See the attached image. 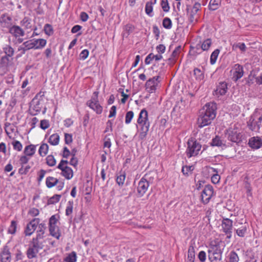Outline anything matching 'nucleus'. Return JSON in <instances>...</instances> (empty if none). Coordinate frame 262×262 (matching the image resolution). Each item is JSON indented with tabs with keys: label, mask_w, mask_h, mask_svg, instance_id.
Returning <instances> with one entry per match:
<instances>
[{
	"label": "nucleus",
	"mask_w": 262,
	"mask_h": 262,
	"mask_svg": "<svg viewBox=\"0 0 262 262\" xmlns=\"http://www.w3.org/2000/svg\"><path fill=\"white\" fill-rule=\"evenodd\" d=\"M216 106L214 102L206 103L200 110L197 124L199 128L209 125L216 117Z\"/></svg>",
	"instance_id": "1"
},
{
	"label": "nucleus",
	"mask_w": 262,
	"mask_h": 262,
	"mask_svg": "<svg viewBox=\"0 0 262 262\" xmlns=\"http://www.w3.org/2000/svg\"><path fill=\"white\" fill-rule=\"evenodd\" d=\"M224 247L225 245L221 241L214 240L210 242L207 251L210 262H222Z\"/></svg>",
	"instance_id": "2"
},
{
	"label": "nucleus",
	"mask_w": 262,
	"mask_h": 262,
	"mask_svg": "<svg viewBox=\"0 0 262 262\" xmlns=\"http://www.w3.org/2000/svg\"><path fill=\"white\" fill-rule=\"evenodd\" d=\"M249 128L252 131L257 132L262 126V111L256 110L248 122Z\"/></svg>",
	"instance_id": "3"
},
{
	"label": "nucleus",
	"mask_w": 262,
	"mask_h": 262,
	"mask_svg": "<svg viewBox=\"0 0 262 262\" xmlns=\"http://www.w3.org/2000/svg\"><path fill=\"white\" fill-rule=\"evenodd\" d=\"M186 154L188 158L197 156L202 147L201 144L194 138H189L187 141Z\"/></svg>",
	"instance_id": "4"
},
{
	"label": "nucleus",
	"mask_w": 262,
	"mask_h": 262,
	"mask_svg": "<svg viewBox=\"0 0 262 262\" xmlns=\"http://www.w3.org/2000/svg\"><path fill=\"white\" fill-rule=\"evenodd\" d=\"M47 40L45 39H33L24 42L23 44L24 50H28L32 49H41L46 46Z\"/></svg>",
	"instance_id": "5"
},
{
	"label": "nucleus",
	"mask_w": 262,
	"mask_h": 262,
	"mask_svg": "<svg viewBox=\"0 0 262 262\" xmlns=\"http://www.w3.org/2000/svg\"><path fill=\"white\" fill-rule=\"evenodd\" d=\"M58 219L56 215H53L49 219V230L50 234L53 237L56 239H59L60 237V232L58 226L57 225Z\"/></svg>",
	"instance_id": "6"
},
{
	"label": "nucleus",
	"mask_w": 262,
	"mask_h": 262,
	"mask_svg": "<svg viewBox=\"0 0 262 262\" xmlns=\"http://www.w3.org/2000/svg\"><path fill=\"white\" fill-rule=\"evenodd\" d=\"M68 161L62 160L59 163L57 168L61 170V174L67 180L71 179L73 177V171L71 168L68 166Z\"/></svg>",
	"instance_id": "7"
},
{
	"label": "nucleus",
	"mask_w": 262,
	"mask_h": 262,
	"mask_svg": "<svg viewBox=\"0 0 262 262\" xmlns=\"http://www.w3.org/2000/svg\"><path fill=\"white\" fill-rule=\"evenodd\" d=\"M93 95L94 96L92 97L91 100L86 102V104L97 114H100L102 112L103 108L98 101V92H95Z\"/></svg>",
	"instance_id": "8"
},
{
	"label": "nucleus",
	"mask_w": 262,
	"mask_h": 262,
	"mask_svg": "<svg viewBox=\"0 0 262 262\" xmlns=\"http://www.w3.org/2000/svg\"><path fill=\"white\" fill-rule=\"evenodd\" d=\"M43 245L31 241L28 245L27 255L28 258L31 259L37 256L39 250L42 249Z\"/></svg>",
	"instance_id": "9"
},
{
	"label": "nucleus",
	"mask_w": 262,
	"mask_h": 262,
	"mask_svg": "<svg viewBox=\"0 0 262 262\" xmlns=\"http://www.w3.org/2000/svg\"><path fill=\"white\" fill-rule=\"evenodd\" d=\"M159 76H157L149 78L145 83V89L149 93H155L157 89L160 86Z\"/></svg>",
	"instance_id": "10"
},
{
	"label": "nucleus",
	"mask_w": 262,
	"mask_h": 262,
	"mask_svg": "<svg viewBox=\"0 0 262 262\" xmlns=\"http://www.w3.org/2000/svg\"><path fill=\"white\" fill-rule=\"evenodd\" d=\"M43 106L42 99H39L36 96L32 100L30 105V111L33 115H36L40 112Z\"/></svg>",
	"instance_id": "11"
},
{
	"label": "nucleus",
	"mask_w": 262,
	"mask_h": 262,
	"mask_svg": "<svg viewBox=\"0 0 262 262\" xmlns=\"http://www.w3.org/2000/svg\"><path fill=\"white\" fill-rule=\"evenodd\" d=\"M213 192L212 186L209 185H206L202 192L201 200L202 203L204 204L208 203L213 195Z\"/></svg>",
	"instance_id": "12"
},
{
	"label": "nucleus",
	"mask_w": 262,
	"mask_h": 262,
	"mask_svg": "<svg viewBox=\"0 0 262 262\" xmlns=\"http://www.w3.org/2000/svg\"><path fill=\"white\" fill-rule=\"evenodd\" d=\"M40 220L38 218H35L27 224L25 230L24 234L26 236H31L36 230L37 226L39 224Z\"/></svg>",
	"instance_id": "13"
},
{
	"label": "nucleus",
	"mask_w": 262,
	"mask_h": 262,
	"mask_svg": "<svg viewBox=\"0 0 262 262\" xmlns=\"http://www.w3.org/2000/svg\"><path fill=\"white\" fill-rule=\"evenodd\" d=\"M149 186V182L145 179V177L142 178L138 183L137 186V193L138 196L141 197L147 191Z\"/></svg>",
	"instance_id": "14"
},
{
	"label": "nucleus",
	"mask_w": 262,
	"mask_h": 262,
	"mask_svg": "<svg viewBox=\"0 0 262 262\" xmlns=\"http://www.w3.org/2000/svg\"><path fill=\"white\" fill-rule=\"evenodd\" d=\"M46 227L45 224L41 223L38 225V229L36 231V236L33 238L32 241L36 242L40 245H43L44 234Z\"/></svg>",
	"instance_id": "15"
},
{
	"label": "nucleus",
	"mask_w": 262,
	"mask_h": 262,
	"mask_svg": "<svg viewBox=\"0 0 262 262\" xmlns=\"http://www.w3.org/2000/svg\"><path fill=\"white\" fill-rule=\"evenodd\" d=\"M233 222L231 220L225 218L222 222V228L224 232L227 234L228 237H230L232 232Z\"/></svg>",
	"instance_id": "16"
},
{
	"label": "nucleus",
	"mask_w": 262,
	"mask_h": 262,
	"mask_svg": "<svg viewBox=\"0 0 262 262\" xmlns=\"http://www.w3.org/2000/svg\"><path fill=\"white\" fill-rule=\"evenodd\" d=\"M228 139L233 142H238L241 141L240 133L235 129H229L226 134Z\"/></svg>",
	"instance_id": "17"
},
{
	"label": "nucleus",
	"mask_w": 262,
	"mask_h": 262,
	"mask_svg": "<svg viewBox=\"0 0 262 262\" xmlns=\"http://www.w3.org/2000/svg\"><path fill=\"white\" fill-rule=\"evenodd\" d=\"M248 144L250 147L257 149L262 147V137H253L249 139Z\"/></svg>",
	"instance_id": "18"
},
{
	"label": "nucleus",
	"mask_w": 262,
	"mask_h": 262,
	"mask_svg": "<svg viewBox=\"0 0 262 262\" xmlns=\"http://www.w3.org/2000/svg\"><path fill=\"white\" fill-rule=\"evenodd\" d=\"M232 71L233 73V78L235 81H237L243 76L244 71L243 67L239 64H235Z\"/></svg>",
	"instance_id": "19"
},
{
	"label": "nucleus",
	"mask_w": 262,
	"mask_h": 262,
	"mask_svg": "<svg viewBox=\"0 0 262 262\" xmlns=\"http://www.w3.org/2000/svg\"><path fill=\"white\" fill-rule=\"evenodd\" d=\"M205 170L212 175L211 180L213 184H216L220 182L221 177L218 174V171L216 169L211 167H206Z\"/></svg>",
	"instance_id": "20"
},
{
	"label": "nucleus",
	"mask_w": 262,
	"mask_h": 262,
	"mask_svg": "<svg viewBox=\"0 0 262 262\" xmlns=\"http://www.w3.org/2000/svg\"><path fill=\"white\" fill-rule=\"evenodd\" d=\"M9 32L15 37H22L25 35L24 30L18 26H13L9 28Z\"/></svg>",
	"instance_id": "21"
},
{
	"label": "nucleus",
	"mask_w": 262,
	"mask_h": 262,
	"mask_svg": "<svg viewBox=\"0 0 262 262\" xmlns=\"http://www.w3.org/2000/svg\"><path fill=\"white\" fill-rule=\"evenodd\" d=\"M201 8V5L199 3H195L193 6L189 13V20L191 23L196 21L197 17L195 15Z\"/></svg>",
	"instance_id": "22"
},
{
	"label": "nucleus",
	"mask_w": 262,
	"mask_h": 262,
	"mask_svg": "<svg viewBox=\"0 0 262 262\" xmlns=\"http://www.w3.org/2000/svg\"><path fill=\"white\" fill-rule=\"evenodd\" d=\"M11 256L10 252L7 247L4 248L0 254V261L1 262H11Z\"/></svg>",
	"instance_id": "23"
},
{
	"label": "nucleus",
	"mask_w": 262,
	"mask_h": 262,
	"mask_svg": "<svg viewBox=\"0 0 262 262\" xmlns=\"http://www.w3.org/2000/svg\"><path fill=\"white\" fill-rule=\"evenodd\" d=\"M37 145L30 144L25 146L24 150V154L29 158L33 157L35 154Z\"/></svg>",
	"instance_id": "24"
},
{
	"label": "nucleus",
	"mask_w": 262,
	"mask_h": 262,
	"mask_svg": "<svg viewBox=\"0 0 262 262\" xmlns=\"http://www.w3.org/2000/svg\"><path fill=\"white\" fill-rule=\"evenodd\" d=\"M228 90L227 84L226 82H221L217 86L215 91L216 95H225Z\"/></svg>",
	"instance_id": "25"
},
{
	"label": "nucleus",
	"mask_w": 262,
	"mask_h": 262,
	"mask_svg": "<svg viewBox=\"0 0 262 262\" xmlns=\"http://www.w3.org/2000/svg\"><path fill=\"white\" fill-rule=\"evenodd\" d=\"M182 50V48L181 46H178L175 48L172 53L171 57L168 59L170 63L173 64L176 62Z\"/></svg>",
	"instance_id": "26"
},
{
	"label": "nucleus",
	"mask_w": 262,
	"mask_h": 262,
	"mask_svg": "<svg viewBox=\"0 0 262 262\" xmlns=\"http://www.w3.org/2000/svg\"><path fill=\"white\" fill-rule=\"evenodd\" d=\"M155 0H150L146 3L145 11V13L149 17H152L154 15L153 12V6L156 3Z\"/></svg>",
	"instance_id": "27"
},
{
	"label": "nucleus",
	"mask_w": 262,
	"mask_h": 262,
	"mask_svg": "<svg viewBox=\"0 0 262 262\" xmlns=\"http://www.w3.org/2000/svg\"><path fill=\"white\" fill-rule=\"evenodd\" d=\"M144 122H149L148 117V113L145 109L142 110L139 115L138 118L137 119V123H141Z\"/></svg>",
	"instance_id": "28"
},
{
	"label": "nucleus",
	"mask_w": 262,
	"mask_h": 262,
	"mask_svg": "<svg viewBox=\"0 0 262 262\" xmlns=\"http://www.w3.org/2000/svg\"><path fill=\"white\" fill-rule=\"evenodd\" d=\"M136 127L137 128V133L136 135L138 134L139 139L141 140H144L147 136L149 128L145 127H138V125H136Z\"/></svg>",
	"instance_id": "29"
},
{
	"label": "nucleus",
	"mask_w": 262,
	"mask_h": 262,
	"mask_svg": "<svg viewBox=\"0 0 262 262\" xmlns=\"http://www.w3.org/2000/svg\"><path fill=\"white\" fill-rule=\"evenodd\" d=\"M210 145L212 146L217 147H225L226 146L225 142L222 140L219 136H216L214 138L212 139Z\"/></svg>",
	"instance_id": "30"
},
{
	"label": "nucleus",
	"mask_w": 262,
	"mask_h": 262,
	"mask_svg": "<svg viewBox=\"0 0 262 262\" xmlns=\"http://www.w3.org/2000/svg\"><path fill=\"white\" fill-rule=\"evenodd\" d=\"M48 150V145L47 143H42L39 148L38 154L40 157H44L47 155Z\"/></svg>",
	"instance_id": "31"
},
{
	"label": "nucleus",
	"mask_w": 262,
	"mask_h": 262,
	"mask_svg": "<svg viewBox=\"0 0 262 262\" xmlns=\"http://www.w3.org/2000/svg\"><path fill=\"white\" fill-rule=\"evenodd\" d=\"M60 137L58 134H54L50 136L48 142L52 145H57L59 142Z\"/></svg>",
	"instance_id": "32"
},
{
	"label": "nucleus",
	"mask_w": 262,
	"mask_h": 262,
	"mask_svg": "<svg viewBox=\"0 0 262 262\" xmlns=\"http://www.w3.org/2000/svg\"><path fill=\"white\" fill-rule=\"evenodd\" d=\"M77 254L76 252L72 251V252L67 254L64 257V262H76L77 261Z\"/></svg>",
	"instance_id": "33"
},
{
	"label": "nucleus",
	"mask_w": 262,
	"mask_h": 262,
	"mask_svg": "<svg viewBox=\"0 0 262 262\" xmlns=\"http://www.w3.org/2000/svg\"><path fill=\"white\" fill-rule=\"evenodd\" d=\"M58 183V179L53 177H48L46 178V184L48 188H51Z\"/></svg>",
	"instance_id": "34"
},
{
	"label": "nucleus",
	"mask_w": 262,
	"mask_h": 262,
	"mask_svg": "<svg viewBox=\"0 0 262 262\" xmlns=\"http://www.w3.org/2000/svg\"><path fill=\"white\" fill-rule=\"evenodd\" d=\"M227 262H238L239 257L237 254L234 251H231L228 256Z\"/></svg>",
	"instance_id": "35"
},
{
	"label": "nucleus",
	"mask_w": 262,
	"mask_h": 262,
	"mask_svg": "<svg viewBox=\"0 0 262 262\" xmlns=\"http://www.w3.org/2000/svg\"><path fill=\"white\" fill-rule=\"evenodd\" d=\"M221 0H210L209 2V9L211 10H215L218 9L220 4Z\"/></svg>",
	"instance_id": "36"
},
{
	"label": "nucleus",
	"mask_w": 262,
	"mask_h": 262,
	"mask_svg": "<svg viewBox=\"0 0 262 262\" xmlns=\"http://www.w3.org/2000/svg\"><path fill=\"white\" fill-rule=\"evenodd\" d=\"M17 226V222L15 221H12L8 228V232L11 234H14L16 231Z\"/></svg>",
	"instance_id": "37"
},
{
	"label": "nucleus",
	"mask_w": 262,
	"mask_h": 262,
	"mask_svg": "<svg viewBox=\"0 0 262 262\" xmlns=\"http://www.w3.org/2000/svg\"><path fill=\"white\" fill-rule=\"evenodd\" d=\"M211 45V40L210 39H207L203 41L201 44V48L203 51H207Z\"/></svg>",
	"instance_id": "38"
},
{
	"label": "nucleus",
	"mask_w": 262,
	"mask_h": 262,
	"mask_svg": "<svg viewBox=\"0 0 262 262\" xmlns=\"http://www.w3.org/2000/svg\"><path fill=\"white\" fill-rule=\"evenodd\" d=\"M126 175L124 172L120 173L117 176L116 178V182L119 186H122L124 184Z\"/></svg>",
	"instance_id": "39"
},
{
	"label": "nucleus",
	"mask_w": 262,
	"mask_h": 262,
	"mask_svg": "<svg viewBox=\"0 0 262 262\" xmlns=\"http://www.w3.org/2000/svg\"><path fill=\"white\" fill-rule=\"evenodd\" d=\"M74 202L73 201H69L66 207V215L67 216L70 215L73 212Z\"/></svg>",
	"instance_id": "40"
},
{
	"label": "nucleus",
	"mask_w": 262,
	"mask_h": 262,
	"mask_svg": "<svg viewBox=\"0 0 262 262\" xmlns=\"http://www.w3.org/2000/svg\"><path fill=\"white\" fill-rule=\"evenodd\" d=\"M31 19H30L29 17H25L20 21V25L21 26L25 27L26 29H29L31 27Z\"/></svg>",
	"instance_id": "41"
},
{
	"label": "nucleus",
	"mask_w": 262,
	"mask_h": 262,
	"mask_svg": "<svg viewBox=\"0 0 262 262\" xmlns=\"http://www.w3.org/2000/svg\"><path fill=\"white\" fill-rule=\"evenodd\" d=\"M162 25L164 28L170 29L172 28V21L169 18L165 17L163 20Z\"/></svg>",
	"instance_id": "42"
},
{
	"label": "nucleus",
	"mask_w": 262,
	"mask_h": 262,
	"mask_svg": "<svg viewBox=\"0 0 262 262\" xmlns=\"http://www.w3.org/2000/svg\"><path fill=\"white\" fill-rule=\"evenodd\" d=\"M220 53V50L219 49H215L211 54L210 56V63L211 64H214L217 58Z\"/></svg>",
	"instance_id": "43"
},
{
	"label": "nucleus",
	"mask_w": 262,
	"mask_h": 262,
	"mask_svg": "<svg viewBox=\"0 0 262 262\" xmlns=\"http://www.w3.org/2000/svg\"><path fill=\"white\" fill-rule=\"evenodd\" d=\"M3 50L6 55V56H7L10 57L13 55L14 50L11 46H10L9 45H6L3 48Z\"/></svg>",
	"instance_id": "44"
},
{
	"label": "nucleus",
	"mask_w": 262,
	"mask_h": 262,
	"mask_svg": "<svg viewBox=\"0 0 262 262\" xmlns=\"http://www.w3.org/2000/svg\"><path fill=\"white\" fill-rule=\"evenodd\" d=\"M12 145L14 150L18 151H21L23 149V145L19 141L16 140H13L12 142Z\"/></svg>",
	"instance_id": "45"
},
{
	"label": "nucleus",
	"mask_w": 262,
	"mask_h": 262,
	"mask_svg": "<svg viewBox=\"0 0 262 262\" xmlns=\"http://www.w3.org/2000/svg\"><path fill=\"white\" fill-rule=\"evenodd\" d=\"M239 49L242 52H244L246 50V46L244 43L238 42L237 43H234L232 45L233 50Z\"/></svg>",
	"instance_id": "46"
},
{
	"label": "nucleus",
	"mask_w": 262,
	"mask_h": 262,
	"mask_svg": "<svg viewBox=\"0 0 262 262\" xmlns=\"http://www.w3.org/2000/svg\"><path fill=\"white\" fill-rule=\"evenodd\" d=\"M43 30L45 34L48 36L52 35L54 33L52 26L48 24L45 25Z\"/></svg>",
	"instance_id": "47"
},
{
	"label": "nucleus",
	"mask_w": 262,
	"mask_h": 262,
	"mask_svg": "<svg viewBox=\"0 0 262 262\" xmlns=\"http://www.w3.org/2000/svg\"><path fill=\"white\" fill-rule=\"evenodd\" d=\"M46 163L48 166H53L55 165L56 161L53 156L49 155L46 158Z\"/></svg>",
	"instance_id": "48"
},
{
	"label": "nucleus",
	"mask_w": 262,
	"mask_h": 262,
	"mask_svg": "<svg viewBox=\"0 0 262 262\" xmlns=\"http://www.w3.org/2000/svg\"><path fill=\"white\" fill-rule=\"evenodd\" d=\"M193 72L196 80H201L204 78V74L201 70L195 68Z\"/></svg>",
	"instance_id": "49"
},
{
	"label": "nucleus",
	"mask_w": 262,
	"mask_h": 262,
	"mask_svg": "<svg viewBox=\"0 0 262 262\" xmlns=\"http://www.w3.org/2000/svg\"><path fill=\"white\" fill-rule=\"evenodd\" d=\"M30 158L28 157L27 156L24 154V155H21L19 158V162L21 166H24L25 164L28 163L29 161L30 160Z\"/></svg>",
	"instance_id": "50"
},
{
	"label": "nucleus",
	"mask_w": 262,
	"mask_h": 262,
	"mask_svg": "<svg viewBox=\"0 0 262 262\" xmlns=\"http://www.w3.org/2000/svg\"><path fill=\"white\" fill-rule=\"evenodd\" d=\"M134 116V113L133 111H130L127 112L125 115V123L127 124H129L131 122V121L133 118Z\"/></svg>",
	"instance_id": "51"
},
{
	"label": "nucleus",
	"mask_w": 262,
	"mask_h": 262,
	"mask_svg": "<svg viewBox=\"0 0 262 262\" xmlns=\"http://www.w3.org/2000/svg\"><path fill=\"white\" fill-rule=\"evenodd\" d=\"M193 169V166H185L182 167V171L184 175H188Z\"/></svg>",
	"instance_id": "52"
},
{
	"label": "nucleus",
	"mask_w": 262,
	"mask_h": 262,
	"mask_svg": "<svg viewBox=\"0 0 262 262\" xmlns=\"http://www.w3.org/2000/svg\"><path fill=\"white\" fill-rule=\"evenodd\" d=\"M236 231L238 236L244 237L247 232V227L246 226H242L240 228L237 229Z\"/></svg>",
	"instance_id": "53"
},
{
	"label": "nucleus",
	"mask_w": 262,
	"mask_h": 262,
	"mask_svg": "<svg viewBox=\"0 0 262 262\" xmlns=\"http://www.w3.org/2000/svg\"><path fill=\"white\" fill-rule=\"evenodd\" d=\"M161 6L164 12H167L169 11V6L168 0H161Z\"/></svg>",
	"instance_id": "54"
},
{
	"label": "nucleus",
	"mask_w": 262,
	"mask_h": 262,
	"mask_svg": "<svg viewBox=\"0 0 262 262\" xmlns=\"http://www.w3.org/2000/svg\"><path fill=\"white\" fill-rule=\"evenodd\" d=\"M14 128V126L11 125L10 123L6 124L5 125V131L8 136H10L13 132Z\"/></svg>",
	"instance_id": "55"
},
{
	"label": "nucleus",
	"mask_w": 262,
	"mask_h": 262,
	"mask_svg": "<svg viewBox=\"0 0 262 262\" xmlns=\"http://www.w3.org/2000/svg\"><path fill=\"white\" fill-rule=\"evenodd\" d=\"M30 168L31 167L29 165H27L26 166H24V165L22 166L18 170L19 173L21 174H26L28 172Z\"/></svg>",
	"instance_id": "56"
},
{
	"label": "nucleus",
	"mask_w": 262,
	"mask_h": 262,
	"mask_svg": "<svg viewBox=\"0 0 262 262\" xmlns=\"http://www.w3.org/2000/svg\"><path fill=\"white\" fill-rule=\"evenodd\" d=\"M206 256V253L204 251H201L198 255V258L201 262H205Z\"/></svg>",
	"instance_id": "57"
},
{
	"label": "nucleus",
	"mask_w": 262,
	"mask_h": 262,
	"mask_svg": "<svg viewBox=\"0 0 262 262\" xmlns=\"http://www.w3.org/2000/svg\"><path fill=\"white\" fill-rule=\"evenodd\" d=\"M9 61V57L7 56H4L2 57L1 59L0 63L2 67H6Z\"/></svg>",
	"instance_id": "58"
},
{
	"label": "nucleus",
	"mask_w": 262,
	"mask_h": 262,
	"mask_svg": "<svg viewBox=\"0 0 262 262\" xmlns=\"http://www.w3.org/2000/svg\"><path fill=\"white\" fill-rule=\"evenodd\" d=\"M61 198L60 195L56 194L51 198L49 200V203L50 204H55L58 202Z\"/></svg>",
	"instance_id": "59"
},
{
	"label": "nucleus",
	"mask_w": 262,
	"mask_h": 262,
	"mask_svg": "<svg viewBox=\"0 0 262 262\" xmlns=\"http://www.w3.org/2000/svg\"><path fill=\"white\" fill-rule=\"evenodd\" d=\"M73 141L72 135L71 134L64 133V142L67 144L71 143Z\"/></svg>",
	"instance_id": "60"
},
{
	"label": "nucleus",
	"mask_w": 262,
	"mask_h": 262,
	"mask_svg": "<svg viewBox=\"0 0 262 262\" xmlns=\"http://www.w3.org/2000/svg\"><path fill=\"white\" fill-rule=\"evenodd\" d=\"M50 126L49 121L47 120H42L40 121V126L42 129H46Z\"/></svg>",
	"instance_id": "61"
},
{
	"label": "nucleus",
	"mask_w": 262,
	"mask_h": 262,
	"mask_svg": "<svg viewBox=\"0 0 262 262\" xmlns=\"http://www.w3.org/2000/svg\"><path fill=\"white\" fill-rule=\"evenodd\" d=\"M89 52L88 50L84 49L80 53L79 56L80 59L85 60L89 56Z\"/></svg>",
	"instance_id": "62"
},
{
	"label": "nucleus",
	"mask_w": 262,
	"mask_h": 262,
	"mask_svg": "<svg viewBox=\"0 0 262 262\" xmlns=\"http://www.w3.org/2000/svg\"><path fill=\"white\" fill-rule=\"evenodd\" d=\"M39 213V211L35 208H31L29 211V214L32 216H37Z\"/></svg>",
	"instance_id": "63"
},
{
	"label": "nucleus",
	"mask_w": 262,
	"mask_h": 262,
	"mask_svg": "<svg viewBox=\"0 0 262 262\" xmlns=\"http://www.w3.org/2000/svg\"><path fill=\"white\" fill-rule=\"evenodd\" d=\"M73 157L71 159L69 163L70 165H72L74 167H76L78 164V160L77 158L75 157V154H72Z\"/></svg>",
	"instance_id": "64"
}]
</instances>
